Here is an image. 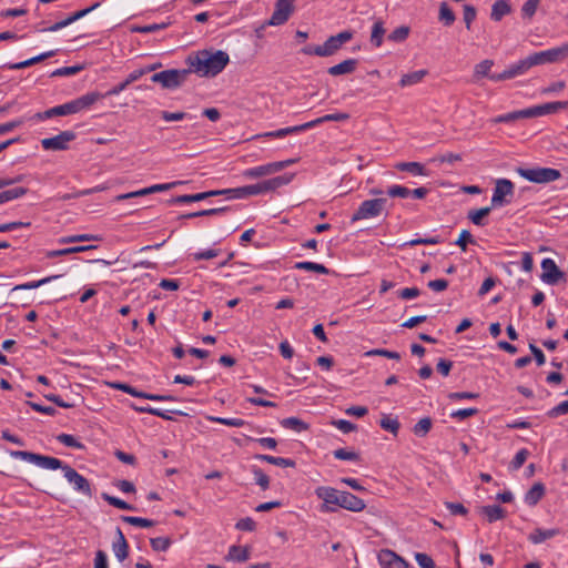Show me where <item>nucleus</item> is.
I'll use <instances>...</instances> for the list:
<instances>
[{
  "label": "nucleus",
  "instance_id": "nucleus-1",
  "mask_svg": "<svg viewBox=\"0 0 568 568\" xmlns=\"http://www.w3.org/2000/svg\"><path fill=\"white\" fill-rule=\"evenodd\" d=\"M315 495L323 501L320 507L322 513H334L343 508L353 513L363 511L366 508L365 501L346 490H338L329 486H318Z\"/></svg>",
  "mask_w": 568,
  "mask_h": 568
},
{
  "label": "nucleus",
  "instance_id": "nucleus-2",
  "mask_svg": "<svg viewBox=\"0 0 568 568\" xmlns=\"http://www.w3.org/2000/svg\"><path fill=\"white\" fill-rule=\"evenodd\" d=\"M230 61L229 54L222 50H202L191 59V72L201 77H214L223 71Z\"/></svg>",
  "mask_w": 568,
  "mask_h": 568
},
{
  "label": "nucleus",
  "instance_id": "nucleus-3",
  "mask_svg": "<svg viewBox=\"0 0 568 568\" xmlns=\"http://www.w3.org/2000/svg\"><path fill=\"white\" fill-rule=\"evenodd\" d=\"M101 98H102V95L98 92H89V93L81 95L80 98L69 101L64 104L53 106L42 113H37L36 116L39 120H45V119H50L52 116H64V115L74 114V113H78L82 110L90 108L92 104H94Z\"/></svg>",
  "mask_w": 568,
  "mask_h": 568
},
{
  "label": "nucleus",
  "instance_id": "nucleus-4",
  "mask_svg": "<svg viewBox=\"0 0 568 568\" xmlns=\"http://www.w3.org/2000/svg\"><path fill=\"white\" fill-rule=\"evenodd\" d=\"M11 457L16 459L26 460L28 463H32L40 468L57 470L61 469L63 471V467L67 466L62 460L55 457L40 455L27 450H12L10 453Z\"/></svg>",
  "mask_w": 568,
  "mask_h": 568
},
{
  "label": "nucleus",
  "instance_id": "nucleus-5",
  "mask_svg": "<svg viewBox=\"0 0 568 568\" xmlns=\"http://www.w3.org/2000/svg\"><path fill=\"white\" fill-rule=\"evenodd\" d=\"M190 73L191 70L186 69H169L154 73L151 77V81L161 84L163 89L173 90L181 87L186 81Z\"/></svg>",
  "mask_w": 568,
  "mask_h": 568
},
{
  "label": "nucleus",
  "instance_id": "nucleus-6",
  "mask_svg": "<svg viewBox=\"0 0 568 568\" xmlns=\"http://www.w3.org/2000/svg\"><path fill=\"white\" fill-rule=\"evenodd\" d=\"M517 173L532 183H550L561 178V172L552 168H518Z\"/></svg>",
  "mask_w": 568,
  "mask_h": 568
},
{
  "label": "nucleus",
  "instance_id": "nucleus-7",
  "mask_svg": "<svg viewBox=\"0 0 568 568\" xmlns=\"http://www.w3.org/2000/svg\"><path fill=\"white\" fill-rule=\"evenodd\" d=\"M386 203L387 199L385 197L365 200L352 215L351 221L354 223L361 220L377 217L383 213Z\"/></svg>",
  "mask_w": 568,
  "mask_h": 568
},
{
  "label": "nucleus",
  "instance_id": "nucleus-8",
  "mask_svg": "<svg viewBox=\"0 0 568 568\" xmlns=\"http://www.w3.org/2000/svg\"><path fill=\"white\" fill-rule=\"evenodd\" d=\"M515 195V185L508 179H498L495 182L491 196V207H503L509 204Z\"/></svg>",
  "mask_w": 568,
  "mask_h": 568
},
{
  "label": "nucleus",
  "instance_id": "nucleus-9",
  "mask_svg": "<svg viewBox=\"0 0 568 568\" xmlns=\"http://www.w3.org/2000/svg\"><path fill=\"white\" fill-rule=\"evenodd\" d=\"M293 174H284L275 176L256 184L245 185L248 196L268 193L277 190L281 186L287 185L293 180Z\"/></svg>",
  "mask_w": 568,
  "mask_h": 568
},
{
  "label": "nucleus",
  "instance_id": "nucleus-10",
  "mask_svg": "<svg viewBox=\"0 0 568 568\" xmlns=\"http://www.w3.org/2000/svg\"><path fill=\"white\" fill-rule=\"evenodd\" d=\"M296 159H288L284 161L271 162L267 164L250 168L243 172V176L247 179H257L261 176L271 175L296 163Z\"/></svg>",
  "mask_w": 568,
  "mask_h": 568
},
{
  "label": "nucleus",
  "instance_id": "nucleus-11",
  "mask_svg": "<svg viewBox=\"0 0 568 568\" xmlns=\"http://www.w3.org/2000/svg\"><path fill=\"white\" fill-rule=\"evenodd\" d=\"M532 67L547 63H556L568 57V43L551 48L545 51L535 52L529 55Z\"/></svg>",
  "mask_w": 568,
  "mask_h": 568
},
{
  "label": "nucleus",
  "instance_id": "nucleus-12",
  "mask_svg": "<svg viewBox=\"0 0 568 568\" xmlns=\"http://www.w3.org/2000/svg\"><path fill=\"white\" fill-rule=\"evenodd\" d=\"M531 68H532V63H531L530 57L528 55L527 58L521 59V60L510 64L503 72L493 73V75H490V80L494 82L510 80L516 77L525 74Z\"/></svg>",
  "mask_w": 568,
  "mask_h": 568
},
{
  "label": "nucleus",
  "instance_id": "nucleus-13",
  "mask_svg": "<svg viewBox=\"0 0 568 568\" xmlns=\"http://www.w3.org/2000/svg\"><path fill=\"white\" fill-rule=\"evenodd\" d=\"M63 476L77 493L87 497L92 496L89 480L68 464L63 467Z\"/></svg>",
  "mask_w": 568,
  "mask_h": 568
},
{
  "label": "nucleus",
  "instance_id": "nucleus-14",
  "mask_svg": "<svg viewBox=\"0 0 568 568\" xmlns=\"http://www.w3.org/2000/svg\"><path fill=\"white\" fill-rule=\"evenodd\" d=\"M73 131H62L52 138L41 140V146L47 151H64L68 150L69 143L75 139Z\"/></svg>",
  "mask_w": 568,
  "mask_h": 568
},
{
  "label": "nucleus",
  "instance_id": "nucleus-15",
  "mask_svg": "<svg viewBox=\"0 0 568 568\" xmlns=\"http://www.w3.org/2000/svg\"><path fill=\"white\" fill-rule=\"evenodd\" d=\"M353 38V32L342 31L336 36H331L323 44H321L320 53L322 57H331L335 54L344 43L348 42Z\"/></svg>",
  "mask_w": 568,
  "mask_h": 568
},
{
  "label": "nucleus",
  "instance_id": "nucleus-16",
  "mask_svg": "<svg viewBox=\"0 0 568 568\" xmlns=\"http://www.w3.org/2000/svg\"><path fill=\"white\" fill-rule=\"evenodd\" d=\"M294 11L293 0H276L274 12L268 21L271 26L284 24Z\"/></svg>",
  "mask_w": 568,
  "mask_h": 568
},
{
  "label": "nucleus",
  "instance_id": "nucleus-17",
  "mask_svg": "<svg viewBox=\"0 0 568 568\" xmlns=\"http://www.w3.org/2000/svg\"><path fill=\"white\" fill-rule=\"evenodd\" d=\"M541 270L540 280L548 285L557 284L565 276V273L558 268L552 258H544Z\"/></svg>",
  "mask_w": 568,
  "mask_h": 568
},
{
  "label": "nucleus",
  "instance_id": "nucleus-18",
  "mask_svg": "<svg viewBox=\"0 0 568 568\" xmlns=\"http://www.w3.org/2000/svg\"><path fill=\"white\" fill-rule=\"evenodd\" d=\"M377 557L383 568H408V564L393 550L382 549Z\"/></svg>",
  "mask_w": 568,
  "mask_h": 568
},
{
  "label": "nucleus",
  "instance_id": "nucleus-19",
  "mask_svg": "<svg viewBox=\"0 0 568 568\" xmlns=\"http://www.w3.org/2000/svg\"><path fill=\"white\" fill-rule=\"evenodd\" d=\"M99 6H100V3L97 2L87 9L79 10V11L72 13L71 16H69L68 18H65L59 22H55L54 24L43 29L42 31H49V32L59 31L62 28H65V27L70 26L71 23L78 21L79 19L85 17L91 11L95 10Z\"/></svg>",
  "mask_w": 568,
  "mask_h": 568
},
{
  "label": "nucleus",
  "instance_id": "nucleus-20",
  "mask_svg": "<svg viewBox=\"0 0 568 568\" xmlns=\"http://www.w3.org/2000/svg\"><path fill=\"white\" fill-rule=\"evenodd\" d=\"M567 105L568 102H548L540 105H534L528 108V116L538 118L546 114L556 113L560 109H565Z\"/></svg>",
  "mask_w": 568,
  "mask_h": 568
},
{
  "label": "nucleus",
  "instance_id": "nucleus-21",
  "mask_svg": "<svg viewBox=\"0 0 568 568\" xmlns=\"http://www.w3.org/2000/svg\"><path fill=\"white\" fill-rule=\"evenodd\" d=\"M116 539L112 544V550L116 559L122 562L129 556V544L120 527L115 529Z\"/></svg>",
  "mask_w": 568,
  "mask_h": 568
},
{
  "label": "nucleus",
  "instance_id": "nucleus-22",
  "mask_svg": "<svg viewBox=\"0 0 568 568\" xmlns=\"http://www.w3.org/2000/svg\"><path fill=\"white\" fill-rule=\"evenodd\" d=\"M306 130H307L306 124L303 123V124H300V125L287 126V128L278 129V130H275V131H268V132L258 134L255 138L256 139H258V138L283 139V138L287 136V135L301 133V132H304Z\"/></svg>",
  "mask_w": 568,
  "mask_h": 568
},
{
  "label": "nucleus",
  "instance_id": "nucleus-23",
  "mask_svg": "<svg viewBox=\"0 0 568 568\" xmlns=\"http://www.w3.org/2000/svg\"><path fill=\"white\" fill-rule=\"evenodd\" d=\"M560 534H561V531L559 528H550V529L535 528L528 535V540L535 545H538V544H541V542L546 541L547 539H551Z\"/></svg>",
  "mask_w": 568,
  "mask_h": 568
},
{
  "label": "nucleus",
  "instance_id": "nucleus-24",
  "mask_svg": "<svg viewBox=\"0 0 568 568\" xmlns=\"http://www.w3.org/2000/svg\"><path fill=\"white\" fill-rule=\"evenodd\" d=\"M358 61L356 59H347L338 64L328 68L327 73L333 77L353 73L357 68Z\"/></svg>",
  "mask_w": 568,
  "mask_h": 568
},
{
  "label": "nucleus",
  "instance_id": "nucleus-25",
  "mask_svg": "<svg viewBox=\"0 0 568 568\" xmlns=\"http://www.w3.org/2000/svg\"><path fill=\"white\" fill-rule=\"evenodd\" d=\"M348 119H349L348 113L336 112V113H331V114L320 116L315 120L306 122L305 124H306L307 130H310V129H313V128H315L322 123H325V122H332V121L342 122V121H346Z\"/></svg>",
  "mask_w": 568,
  "mask_h": 568
},
{
  "label": "nucleus",
  "instance_id": "nucleus-26",
  "mask_svg": "<svg viewBox=\"0 0 568 568\" xmlns=\"http://www.w3.org/2000/svg\"><path fill=\"white\" fill-rule=\"evenodd\" d=\"M395 169L402 172H408L415 176L428 175L425 166L419 162H398L395 164Z\"/></svg>",
  "mask_w": 568,
  "mask_h": 568
},
{
  "label": "nucleus",
  "instance_id": "nucleus-27",
  "mask_svg": "<svg viewBox=\"0 0 568 568\" xmlns=\"http://www.w3.org/2000/svg\"><path fill=\"white\" fill-rule=\"evenodd\" d=\"M94 248H97L95 245L71 246V247H65V248H61V250L48 251L45 253V256L49 258H53V257H58V256H64V255L87 252V251L94 250Z\"/></svg>",
  "mask_w": 568,
  "mask_h": 568
},
{
  "label": "nucleus",
  "instance_id": "nucleus-28",
  "mask_svg": "<svg viewBox=\"0 0 568 568\" xmlns=\"http://www.w3.org/2000/svg\"><path fill=\"white\" fill-rule=\"evenodd\" d=\"M545 495V486L541 483H536L525 495V503L528 506H535Z\"/></svg>",
  "mask_w": 568,
  "mask_h": 568
},
{
  "label": "nucleus",
  "instance_id": "nucleus-29",
  "mask_svg": "<svg viewBox=\"0 0 568 568\" xmlns=\"http://www.w3.org/2000/svg\"><path fill=\"white\" fill-rule=\"evenodd\" d=\"M510 11L511 7L507 0H497L491 7L490 18L494 21H500Z\"/></svg>",
  "mask_w": 568,
  "mask_h": 568
},
{
  "label": "nucleus",
  "instance_id": "nucleus-30",
  "mask_svg": "<svg viewBox=\"0 0 568 568\" xmlns=\"http://www.w3.org/2000/svg\"><path fill=\"white\" fill-rule=\"evenodd\" d=\"M494 65V61L490 60V59H485L483 61H480L479 63H477L474 68V73H473V81L474 82H478L480 79L485 78V77H488L490 79V70Z\"/></svg>",
  "mask_w": 568,
  "mask_h": 568
},
{
  "label": "nucleus",
  "instance_id": "nucleus-31",
  "mask_svg": "<svg viewBox=\"0 0 568 568\" xmlns=\"http://www.w3.org/2000/svg\"><path fill=\"white\" fill-rule=\"evenodd\" d=\"M427 73V70H418L410 73H406L400 78L399 85L402 88H405L417 84L423 81Z\"/></svg>",
  "mask_w": 568,
  "mask_h": 568
},
{
  "label": "nucleus",
  "instance_id": "nucleus-32",
  "mask_svg": "<svg viewBox=\"0 0 568 568\" xmlns=\"http://www.w3.org/2000/svg\"><path fill=\"white\" fill-rule=\"evenodd\" d=\"M255 458L258 460L266 462L268 464L278 466V467H284V468L285 467H295V465H296L295 460H293L291 458L275 457V456H271V455L260 454V455H256Z\"/></svg>",
  "mask_w": 568,
  "mask_h": 568
},
{
  "label": "nucleus",
  "instance_id": "nucleus-33",
  "mask_svg": "<svg viewBox=\"0 0 568 568\" xmlns=\"http://www.w3.org/2000/svg\"><path fill=\"white\" fill-rule=\"evenodd\" d=\"M491 206L481 207L478 210H471L468 212V220L477 226L486 225L485 217L489 215Z\"/></svg>",
  "mask_w": 568,
  "mask_h": 568
},
{
  "label": "nucleus",
  "instance_id": "nucleus-34",
  "mask_svg": "<svg viewBox=\"0 0 568 568\" xmlns=\"http://www.w3.org/2000/svg\"><path fill=\"white\" fill-rule=\"evenodd\" d=\"M385 33L386 29L384 27V22L382 20H376L372 27L371 42L376 48H379L383 43Z\"/></svg>",
  "mask_w": 568,
  "mask_h": 568
},
{
  "label": "nucleus",
  "instance_id": "nucleus-35",
  "mask_svg": "<svg viewBox=\"0 0 568 568\" xmlns=\"http://www.w3.org/2000/svg\"><path fill=\"white\" fill-rule=\"evenodd\" d=\"M250 558V549L242 546H231L227 554V559L239 562H244Z\"/></svg>",
  "mask_w": 568,
  "mask_h": 568
},
{
  "label": "nucleus",
  "instance_id": "nucleus-36",
  "mask_svg": "<svg viewBox=\"0 0 568 568\" xmlns=\"http://www.w3.org/2000/svg\"><path fill=\"white\" fill-rule=\"evenodd\" d=\"M528 118L529 116H528V108H527L524 110H518V111L498 115L497 118L494 119V122L495 123H510V122H515L520 119H528Z\"/></svg>",
  "mask_w": 568,
  "mask_h": 568
},
{
  "label": "nucleus",
  "instance_id": "nucleus-37",
  "mask_svg": "<svg viewBox=\"0 0 568 568\" xmlns=\"http://www.w3.org/2000/svg\"><path fill=\"white\" fill-rule=\"evenodd\" d=\"M102 237L97 234H75V235H68L62 236L59 239L60 244H70V243H78V242H87V241H101Z\"/></svg>",
  "mask_w": 568,
  "mask_h": 568
},
{
  "label": "nucleus",
  "instance_id": "nucleus-38",
  "mask_svg": "<svg viewBox=\"0 0 568 568\" xmlns=\"http://www.w3.org/2000/svg\"><path fill=\"white\" fill-rule=\"evenodd\" d=\"M281 425L286 429H292L296 433H302L308 429V424L297 417H287L281 420Z\"/></svg>",
  "mask_w": 568,
  "mask_h": 568
},
{
  "label": "nucleus",
  "instance_id": "nucleus-39",
  "mask_svg": "<svg viewBox=\"0 0 568 568\" xmlns=\"http://www.w3.org/2000/svg\"><path fill=\"white\" fill-rule=\"evenodd\" d=\"M481 513L487 517L489 523L503 519L506 514L505 510L498 505L484 506L481 508Z\"/></svg>",
  "mask_w": 568,
  "mask_h": 568
},
{
  "label": "nucleus",
  "instance_id": "nucleus-40",
  "mask_svg": "<svg viewBox=\"0 0 568 568\" xmlns=\"http://www.w3.org/2000/svg\"><path fill=\"white\" fill-rule=\"evenodd\" d=\"M27 193H28V189L19 186V187H13V189H9V190H4V191L0 192V197L2 200V203L4 204L7 202L22 197Z\"/></svg>",
  "mask_w": 568,
  "mask_h": 568
},
{
  "label": "nucleus",
  "instance_id": "nucleus-41",
  "mask_svg": "<svg viewBox=\"0 0 568 568\" xmlns=\"http://www.w3.org/2000/svg\"><path fill=\"white\" fill-rule=\"evenodd\" d=\"M60 277V275H52V276H48V277H44L42 280H39V281H32V282H28V283H23V284H19V285H16L13 288H12V292L14 291H27V290H33V288H38L49 282H51L52 280H55Z\"/></svg>",
  "mask_w": 568,
  "mask_h": 568
},
{
  "label": "nucleus",
  "instance_id": "nucleus-42",
  "mask_svg": "<svg viewBox=\"0 0 568 568\" xmlns=\"http://www.w3.org/2000/svg\"><path fill=\"white\" fill-rule=\"evenodd\" d=\"M433 422L430 417H424L418 420L413 427V433L417 437H425L432 429Z\"/></svg>",
  "mask_w": 568,
  "mask_h": 568
},
{
  "label": "nucleus",
  "instance_id": "nucleus-43",
  "mask_svg": "<svg viewBox=\"0 0 568 568\" xmlns=\"http://www.w3.org/2000/svg\"><path fill=\"white\" fill-rule=\"evenodd\" d=\"M295 268L308 271V272H315V273H320V274H328L329 273V270L325 265L314 263V262H298L295 264Z\"/></svg>",
  "mask_w": 568,
  "mask_h": 568
},
{
  "label": "nucleus",
  "instance_id": "nucleus-44",
  "mask_svg": "<svg viewBox=\"0 0 568 568\" xmlns=\"http://www.w3.org/2000/svg\"><path fill=\"white\" fill-rule=\"evenodd\" d=\"M379 425H381V427L384 430H387V432L392 433L395 436L398 434V430H399V427H400V424H399L397 418H393V417L387 416V415L383 416V418L379 422Z\"/></svg>",
  "mask_w": 568,
  "mask_h": 568
},
{
  "label": "nucleus",
  "instance_id": "nucleus-45",
  "mask_svg": "<svg viewBox=\"0 0 568 568\" xmlns=\"http://www.w3.org/2000/svg\"><path fill=\"white\" fill-rule=\"evenodd\" d=\"M227 211V207H216V209H209V210H202L199 212L182 214L180 219H194L200 216H212V215H220Z\"/></svg>",
  "mask_w": 568,
  "mask_h": 568
},
{
  "label": "nucleus",
  "instance_id": "nucleus-46",
  "mask_svg": "<svg viewBox=\"0 0 568 568\" xmlns=\"http://www.w3.org/2000/svg\"><path fill=\"white\" fill-rule=\"evenodd\" d=\"M121 519L130 524L132 526L141 527V528H150L155 525L154 520L142 518V517H133V516H122Z\"/></svg>",
  "mask_w": 568,
  "mask_h": 568
},
{
  "label": "nucleus",
  "instance_id": "nucleus-47",
  "mask_svg": "<svg viewBox=\"0 0 568 568\" xmlns=\"http://www.w3.org/2000/svg\"><path fill=\"white\" fill-rule=\"evenodd\" d=\"M57 439L59 443L67 447L75 448V449H83L84 445L78 440L73 435L70 434H60L57 436Z\"/></svg>",
  "mask_w": 568,
  "mask_h": 568
},
{
  "label": "nucleus",
  "instance_id": "nucleus-48",
  "mask_svg": "<svg viewBox=\"0 0 568 568\" xmlns=\"http://www.w3.org/2000/svg\"><path fill=\"white\" fill-rule=\"evenodd\" d=\"M102 498L111 506L113 507H116L119 509H122V510H134V507L130 504H128L126 501L118 498V497H114V496H111L106 493H103L102 494Z\"/></svg>",
  "mask_w": 568,
  "mask_h": 568
},
{
  "label": "nucleus",
  "instance_id": "nucleus-49",
  "mask_svg": "<svg viewBox=\"0 0 568 568\" xmlns=\"http://www.w3.org/2000/svg\"><path fill=\"white\" fill-rule=\"evenodd\" d=\"M252 473L254 475L256 485H258L262 490L268 489L270 477L261 468H258L256 466H253Z\"/></svg>",
  "mask_w": 568,
  "mask_h": 568
},
{
  "label": "nucleus",
  "instance_id": "nucleus-50",
  "mask_svg": "<svg viewBox=\"0 0 568 568\" xmlns=\"http://www.w3.org/2000/svg\"><path fill=\"white\" fill-rule=\"evenodd\" d=\"M455 19V13L450 10L446 2H443L439 7V20L445 26H452Z\"/></svg>",
  "mask_w": 568,
  "mask_h": 568
},
{
  "label": "nucleus",
  "instance_id": "nucleus-51",
  "mask_svg": "<svg viewBox=\"0 0 568 568\" xmlns=\"http://www.w3.org/2000/svg\"><path fill=\"white\" fill-rule=\"evenodd\" d=\"M409 31V27L400 26L388 34V40L397 43L403 42L407 39Z\"/></svg>",
  "mask_w": 568,
  "mask_h": 568
},
{
  "label": "nucleus",
  "instance_id": "nucleus-52",
  "mask_svg": "<svg viewBox=\"0 0 568 568\" xmlns=\"http://www.w3.org/2000/svg\"><path fill=\"white\" fill-rule=\"evenodd\" d=\"M386 194L390 197L406 199L410 196V190L406 186L394 184L386 190Z\"/></svg>",
  "mask_w": 568,
  "mask_h": 568
},
{
  "label": "nucleus",
  "instance_id": "nucleus-53",
  "mask_svg": "<svg viewBox=\"0 0 568 568\" xmlns=\"http://www.w3.org/2000/svg\"><path fill=\"white\" fill-rule=\"evenodd\" d=\"M541 0H527L521 8V17L524 19H531L539 6Z\"/></svg>",
  "mask_w": 568,
  "mask_h": 568
},
{
  "label": "nucleus",
  "instance_id": "nucleus-54",
  "mask_svg": "<svg viewBox=\"0 0 568 568\" xmlns=\"http://www.w3.org/2000/svg\"><path fill=\"white\" fill-rule=\"evenodd\" d=\"M365 356H367V357H371V356H384V357H387V358H390V359H396V361H398L400 358L399 353L393 352V351H388V349H384V348L371 349V351L365 353Z\"/></svg>",
  "mask_w": 568,
  "mask_h": 568
},
{
  "label": "nucleus",
  "instance_id": "nucleus-55",
  "mask_svg": "<svg viewBox=\"0 0 568 568\" xmlns=\"http://www.w3.org/2000/svg\"><path fill=\"white\" fill-rule=\"evenodd\" d=\"M151 547L155 551H166L171 546V539L168 537H156L150 540Z\"/></svg>",
  "mask_w": 568,
  "mask_h": 568
},
{
  "label": "nucleus",
  "instance_id": "nucleus-56",
  "mask_svg": "<svg viewBox=\"0 0 568 568\" xmlns=\"http://www.w3.org/2000/svg\"><path fill=\"white\" fill-rule=\"evenodd\" d=\"M333 455L336 459L339 460H352L356 462L359 459V456L355 452L347 450L345 448H338L333 452Z\"/></svg>",
  "mask_w": 568,
  "mask_h": 568
},
{
  "label": "nucleus",
  "instance_id": "nucleus-57",
  "mask_svg": "<svg viewBox=\"0 0 568 568\" xmlns=\"http://www.w3.org/2000/svg\"><path fill=\"white\" fill-rule=\"evenodd\" d=\"M529 452L526 448H521L520 450H518L510 463V468L514 470L519 469L525 464Z\"/></svg>",
  "mask_w": 568,
  "mask_h": 568
},
{
  "label": "nucleus",
  "instance_id": "nucleus-58",
  "mask_svg": "<svg viewBox=\"0 0 568 568\" xmlns=\"http://www.w3.org/2000/svg\"><path fill=\"white\" fill-rule=\"evenodd\" d=\"M83 69L82 65L62 67L52 72V77H69L79 73Z\"/></svg>",
  "mask_w": 568,
  "mask_h": 568
},
{
  "label": "nucleus",
  "instance_id": "nucleus-59",
  "mask_svg": "<svg viewBox=\"0 0 568 568\" xmlns=\"http://www.w3.org/2000/svg\"><path fill=\"white\" fill-rule=\"evenodd\" d=\"M476 16H477V11L474 6H471V4L464 6V21H465L467 30L471 29V23L476 19Z\"/></svg>",
  "mask_w": 568,
  "mask_h": 568
},
{
  "label": "nucleus",
  "instance_id": "nucleus-60",
  "mask_svg": "<svg viewBox=\"0 0 568 568\" xmlns=\"http://www.w3.org/2000/svg\"><path fill=\"white\" fill-rule=\"evenodd\" d=\"M205 199H206V195H203V192H201V193H195V194L179 195L175 199H173L172 201L174 203H192V202L203 201Z\"/></svg>",
  "mask_w": 568,
  "mask_h": 568
},
{
  "label": "nucleus",
  "instance_id": "nucleus-61",
  "mask_svg": "<svg viewBox=\"0 0 568 568\" xmlns=\"http://www.w3.org/2000/svg\"><path fill=\"white\" fill-rule=\"evenodd\" d=\"M468 243H474L473 235L470 234L469 231L463 230L459 234L458 240L455 242V244L458 245L460 247V250L465 252L467 250Z\"/></svg>",
  "mask_w": 568,
  "mask_h": 568
},
{
  "label": "nucleus",
  "instance_id": "nucleus-62",
  "mask_svg": "<svg viewBox=\"0 0 568 568\" xmlns=\"http://www.w3.org/2000/svg\"><path fill=\"white\" fill-rule=\"evenodd\" d=\"M415 559H416V561H417V564L419 565L420 568H436L435 567V562L432 559V557H429L426 554L416 552L415 554Z\"/></svg>",
  "mask_w": 568,
  "mask_h": 568
},
{
  "label": "nucleus",
  "instance_id": "nucleus-63",
  "mask_svg": "<svg viewBox=\"0 0 568 568\" xmlns=\"http://www.w3.org/2000/svg\"><path fill=\"white\" fill-rule=\"evenodd\" d=\"M568 414V399L559 403L557 406L552 407L547 415L551 418H556L561 415Z\"/></svg>",
  "mask_w": 568,
  "mask_h": 568
},
{
  "label": "nucleus",
  "instance_id": "nucleus-64",
  "mask_svg": "<svg viewBox=\"0 0 568 568\" xmlns=\"http://www.w3.org/2000/svg\"><path fill=\"white\" fill-rule=\"evenodd\" d=\"M235 527L242 531H253L256 528V523L251 517H245L240 519Z\"/></svg>",
  "mask_w": 568,
  "mask_h": 568
}]
</instances>
